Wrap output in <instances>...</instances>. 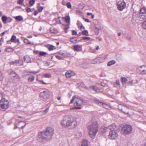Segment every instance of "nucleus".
Wrapping results in <instances>:
<instances>
[{"label": "nucleus", "mask_w": 146, "mask_h": 146, "mask_svg": "<svg viewBox=\"0 0 146 146\" xmlns=\"http://www.w3.org/2000/svg\"><path fill=\"white\" fill-rule=\"evenodd\" d=\"M44 76L46 78H49L51 76V74H50L46 73L44 74Z\"/></svg>", "instance_id": "40"}, {"label": "nucleus", "mask_w": 146, "mask_h": 146, "mask_svg": "<svg viewBox=\"0 0 146 146\" xmlns=\"http://www.w3.org/2000/svg\"><path fill=\"white\" fill-rule=\"evenodd\" d=\"M115 83L116 85L120 86V84L119 82V80H117L115 81Z\"/></svg>", "instance_id": "50"}, {"label": "nucleus", "mask_w": 146, "mask_h": 146, "mask_svg": "<svg viewBox=\"0 0 146 146\" xmlns=\"http://www.w3.org/2000/svg\"><path fill=\"white\" fill-rule=\"evenodd\" d=\"M136 71L141 74H146V64L139 66L137 68Z\"/></svg>", "instance_id": "9"}, {"label": "nucleus", "mask_w": 146, "mask_h": 146, "mask_svg": "<svg viewBox=\"0 0 146 146\" xmlns=\"http://www.w3.org/2000/svg\"><path fill=\"white\" fill-rule=\"evenodd\" d=\"M55 57L57 59L59 60H62V57L56 55L55 56Z\"/></svg>", "instance_id": "48"}, {"label": "nucleus", "mask_w": 146, "mask_h": 146, "mask_svg": "<svg viewBox=\"0 0 146 146\" xmlns=\"http://www.w3.org/2000/svg\"><path fill=\"white\" fill-rule=\"evenodd\" d=\"M43 8L42 7H40L38 8V11L39 12H41Z\"/></svg>", "instance_id": "49"}, {"label": "nucleus", "mask_w": 146, "mask_h": 146, "mask_svg": "<svg viewBox=\"0 0 146 146\" xmlns=\"http://www.w3.org/2000/svg\"><path fill=\"white\" fill-rule=\"evenodd\" d=\"M121 80L123 85L125 84L127 81V79L125 77L121 78Z\"/></svg>", "instance_id": "23"}, {"label": "nucleus", "mask_w": 146, "mask_h": 146, "mask_svg": "<svg viewBox=\"0 0 146 146\" xmlns=\"http://www.w3.org/2000/svg\"><path fill=\"white\" fill-rule=\"evenodd\" d=\"M35 77L34 76H32L31 77H29L28 78V81L29 82H33L34 80Z\"/></svg>", "instance_id": "28"}, {"label": "nucleus", "mask_w": 146, "mask_h": 146, "mask_svg": "<svg viewBox=\"0 0 146 146\" xmlns=\"http://www.w3.org/2000/svg\"><path fill=\"white\" fill-rule=\"evenodd\" d=\"M3 77L2 73L1 72H0V81H1L3 79Z\"/></svg>", "instance_id": "44"}, {"label": "nucleus", "mask_w": 146, "mask_h": 146, "mask_svg": "<svg viewBox=\"0 0 146 146\" xmlns=\"http://www.w3.org/2000/svg\"><path fill=\"white\" fill-rule=\"evenodd\" d=\"M122 106L121 104H119L118 106V109L119 110H121L123 113L125 114H127L128 113V112L124 111L122 110Z\"/></svg>", "instance_id": "27"}, {"label": "nucleus", "mask_w": 146, "mask_h": 146, "mask_svg": "<svg viewBox=\"0 0 146 146\" xmlns=\"http://www.w3.org/2000/svg\"><path fill=\"white\" fill-rule=\"evenodd\" d=\"M96 103L98 104L99 106H102L103 107V105H104V104H103V103L100 102L98 101H96Z\"/></svg>", "instance_id": "39"}, {"label": "nucleus", "mask_w": 146, "mask_h": 146, "mask_svg": "<svg viewBox=\"0 0 146 146\" xmlns=\"http://www.w3.org/2000/svg\"><path fill=\"white\" fill-rule=\"evenodd\" d=\"M9 107V102L5 98H2L0 101V109L2 111H5Z\"/></svg>", "instance_id": "6"}, {"label": "nucleus", "mask_w": 146, "mask_h": 146, "mask_svg": "<svg viewBox=\"0 0 146 146\" xmlns=\"http://www.w3.org/2000/svg\"><path fill=\"white\" fill-rule=\"evenodd\" d=\"M13 64L16 65H23V61L22 60H17L13 62Z\"/></svg>", "instance_id": "16"}, {"label": "nucleus", "mask_w": 146, "mask_h": 146, "mask_svg": "<svg viewBox=\"0 0 146 146\" xmlns=\"http://www.w3.org/2000/svg\"><path fill=\"white\" fill-rule=\"evenodd\" d=\"M65 19L66 23H70V19L69 16H67L65 18Z\"/></svg>", "instance_id": "29"}, {"label": "nucleus", "mask_w": 146, "mask_h": 146, "mask_svg": "<svg viewBox=\"0 0 146 146\" xmlns=\"http://www.w3.org/2000/svg\"><path fill=\"white\" fill-rule=\"evenodd\" d=\"M80 29L81 30H84L85 29L84 27L82 24H81V25L80 26Z\"/></svg>", "instance_id": "52"}, {"label": "nucleus", "mask_w": 146, "mask_h": 146, "mask_svg": "<svg viewBox=\"0 0 146 146\" xmlns=\"http://www.w3.org/2000/svg\"><path fill=\"white\" fill-rule=\"evenodd\" d=\"M81 108V107H75L72 108H70V110H73V109H80Z\"/></svg>", "instance_id": "42"}, {"label": "nucleus", "mask_w": 146, "mask_h": 146, "mask_svg": "<svg viewBox=\"0 0 146 146\" xmlns=\"http://www.w3.org/2000/svg\"><path fill=\"white\" fill-rule=\"evenodd\" d=\"M54 129L50 127L47 128L46 131L39 133L38 140L40 142L45 143L50 140L54 134Z\"/></svg>", "instance_id": "1"}, {"label": "nucleus", "mask_w": 146, "mask_h": 146, "mask_svg": "<svg viewBox=\"0 0 146 146\" xmlns=\"http://www.w3.org/2000/svg\"><path fill=\"white\" fill-rule=\"evenodd\" d=\"M84 101V100L80 96L75 95L72 97L70 103L72 104L74 102L75 106H80L83 105Z\"/></svg>", "instance_id": "5"}, {"label": "nucleus", "mask_w": 146, "mask_h": 146, "mask_svg": "<svg viewBox=\"0 0 146 146\" xmlns=\"http://www.w3.org/2000/svg\"><path fill=\"white\" fill-rule=\"evenodd\" d=\"M90 90L96 92H99L100 91V90L95 86H90Z\"/></svg>", "instance_id": "18"}, {"label": "nucleus", "mask_w": 146, "mask_h": 146, "mask_svg": "<svg viewBox=\"0 0 146 146\" xmlns=\"http://www.w3.org/2000/svg\"><path fill=\"white\" fill-rule=\"evenodd\" d=\"M24 42L25 43L28 44H33V43L30 42L29 40L27 39H25L24 40Z\"/></svg>", "instance_id": "30"}, {"label": "nucleus", "mask_w": 146, "mask_h": 146, "mask_svg": "<svg viewBox=\"0 0 146 146\" xmlns=\"http://www.w3.org/2000/svg\"><path fill=\"white\" fill-rule=\"evenodd\" d=\"M90 62L92 64H95L97 62V60L96 59H95L93 60H91Z\"/></svg>", "instance_id": "43"}, {"label": "nucleus", "mask_w": 146, "mask_h": 146, "mask_svg": "<svg viewBox=\"0 0 146 146\" xmlns=\"http://www.w3.org/2000/svg\"><path fill=\"white\" fill-rule=\"evenodd\" d=\"M84 19L85 21L86 22H88V23L90 22V21L88 19Z\"/></svg>", "instance_id": "55"}, {"label": "nucleus", "mask_w": 146, "mask_h": 146, "mask_svg": "<svg viewBox=\"0 0 146 146\" xmlns=\"http://www.w3.org/2000/svg\"><path fill=\"white\" fill-rule=\"evenodd\" d=\"M92 13H87V15L88 16L92 15Z\"/></svg>", "instance_id": "60"}, {"label": "nucleus", "mask_w": 146, "mask_h": 146, "mask_svg": "<svg viewBox=\"0 0 146 146\" xmlns=\"http://www.w3.org/2000/svg\"><path fill=\"white\" fill-rule=\"evenodd\" d=\"M55 48L54 46H53L52 45H51L48 48V50L50 51L52 50Z\"/></svg>", "instance_id": "36"}, {"label": "nucleus", "mask_w": 146, "mask_h": 146, "mask_svg": "<svg viewBox=\"0 0 146 146\" xmlns=\"http://www.w3.org/2000/svg\"><path fill=\"white\" fill-rule=\"evenodd\" d=\"M126 7V3L123 0H120L117 3V7L118 10L122 11Z\"/></svg>", "instance_id": "8"}, {"label": "nucleus", "mask_w": 146, "mask_h": 146, "mask_svg": "<svg viewBox=\"0 0 146 146\" xmlns=\"http://www.w3.org/2000/svg\"><path fill=\"white\" fill-rule=\"evenodd\" d=\"M140 17L142 19H146V13H139Z\"/></svg>", "instance_id": "26"}, {"label": "nucleus", "mask_w": 146, "mask_h": 146, "mask_svg": "<svg viewBox=\"0 0 146 146\" xmlns=\"http://www.w3.org/2000/svg\"><path fill=\"white\" fill-rule=\"evenodd\" d=\"M62 3L63 5H65V1L64 0H63L62 2Z\"/></svg>", "instance_id": "62"}, {"label": "nucleus", "mask_w": 146, "mask_h": 146, "mask_svg": "<svg viewBox=\"0 0 146 146\" xmlns=\"http://www.w3.org/2000/svg\"><path fill=\"white\" fill-rule=\"evenodd\" d=\"M48 109H49V108L48 107L44 111V112L46 113L48 111Z\"/></svg>", "instance_id": "57"}, {"label": "nucleus", "mask_w": 146, "mask_h": 146, "mask_svg": "<svg viewBox=\"0 0 146 146\" xmlns=\"http://www.w3.org/2000/svg\"><path fill=\"white\" fill-rule=\"evenodd\" d=\"M116 63V61L115 60H112L109 61L108 63V66H111L112 65Z\"/></svg>", "instance_id": "24"}, {"label": "nucleus", "mask_w": 146, "mask_h": 146, "mask_svg": "<svg viewBox=\"0 0 146 146\" xmlns=\"http://www.w3.org/2000/svg\"><path fill=\"white\" fill-rule=\"evenodd\" d=\"M73 48L75 51H81L82 50V45L80 44H77L74 45Z\"/></svg>", "instance_id": "14"}, {"label": "nucleus", "mask_w": 146, "mask_h": 146, "mask_svg": "<svg viewBox=\"0 0 146 146\" xmlns=\"http://www.w3.org/2000/svg\"><path fill=\"white\" fill-rule=\"evenodd\" d=\"M139 13H146V8L143 7L141 8Z\"/></svg>", "instance_id": "25"}, {"label": "nucleus", "mask_w": 146, "mask_h": 146, "mask_svg": "<svg viewBox=\"0 0 146 146\" xmlns=\"http://www.w3.org/2000/svg\"><path fill=\"white\" fill-rule=\"evenodd\" d=\"M23 2L24 0H18L17 1V3L19 5H24Z\"/></svg>", "instance_id": "33"}, {"label": "nucleus", "mask_w": 146, "mask_h": 146, "mask_svg": "<svg viewBox=\"0 0 146 146\" xmlns=\"http://www.w3.org/2000/svg\"><path fill=\"white\" fill-rule=\"evenodd\" d=\"M26 124V122L23 121H19V122L15 124V126L14 129H15L17 128H18L19 129H23L25 127Z\"/></svg>", "instance_id": "10"}, {"label": "nucleus", "mask_w": 146, "mask_h": 146, "mask_svg": "<svg viewBox=\"0 0 146 146\" xmlns=\"http://www.w3.org/2000/svg\"><path fill=\"white\" fill-rule=\"evenodd\" d=\"M70 41L73 43H76L77 41V39L76 38H74L70 39Z\"/></svg>", "instance_id": "34"}, {"label": "nucleus", "mask_w": 146, "mask_h": 146, "mask_svg": "<svg viewBox=\"0 0 146 146\" xmlns=\"http://www.w3.org/2000/svg\"><path fill=\"white\" fill-rule=\"evenodd\" d=\"M35 3V0H32L30 1L29 2V4L32 6Z\"/></svg>", "instance_id": "41"}, {"label": "nucleus", "mask_w": 146, "mask_h": 146, "mask_svg": "<svg viewBox=\"0 0 146 146\" xmlns=\"http://www.w3.org/2000/svg\"><path fill=\"white\" fill-rule=\"evenodd\" d=\"M142 27L144 29H146V20L143 23Z\"/></svg>", "instance_id": "35"}, {"label": "nucleus", "mask_w": 146, "mask_h": 146, "mask_svg": "<svg viewBox=\"0 0 146 146\" xmlns=\"http://www.w3.org/2000/svg\"><path fill=\"white\" fill-rule=\"evenodd\" d=\"M109 107V106L108 105L106 104H104L102 107L104 108L107 109H108Z\"/></svg>", "instance_id": "47"}, {"label": "nucleus", "mask_w": 146, "mask_h": 146, "mask_svg": "<svg viewBox=\"0 0 146 146\" xmlns=\"http://www.w3.org/2000/svg\"><path fill=\"white\" fill-rule=\"evenodd\" d=\"M75 136L76 138H80L82 135V132L79 131H76L75 133Z\"/></svg>", "instance_id": "17"}, {"label": "nucleus", "mask_w": 146, "mask_h": 146, "mask_svg": "<svg viewBox=\"0 0 146 146\" xmlns=\"http://www.w3.org/2000/svg\"><path fill=\"white\" fill-rule=\"evenodd\" d=\"M81 146H88L87 141L85 139L83 140Z\"/></svg>", "instance_id": "22"}, {"label": "nucleus", "mask_w": 146, "mask_h": 146, "mask_svg": "<svg viewBox=\"0 0 146 146\" xmlns=\"http://www.w3.org/2000/svg\"><path fill=\"white\" fill-rule=\"evenodd\" d=\"M2 19L4 23H5L7 19V17L6 16H3L2 18Z\"/></svg>", "instance_id": "32"}, {"label": "nucleus", "mask_w": 146, "mask_h": 146, "mask_svg": "<svg viewBox=\"0 0 146 146\" xmlns=\"http://www.w3.org/2000/svg\"><path fill=\"white\" fill-rule=\"evenodd\" d=\"M129 84L130 85H133V82H130L129 83Z\"/></svg>", "instance_id": "61"}, {"label": "nucleus", "mask_w": 146, "mask_h": 146, "mask_svg": "<svg viewBox=\"0 0 146 146\" xmlns=\"http://www.w3.org/2000/svg\"><path fill=\"white\" fill-rule=\"evenodd\" d=\"M4 34H5V32H4L2 33L1 34V36H3L4 35Z\"/></svg>", "instance_id": "63"}, {"label": "nucleus", "mask_w": 146, "mask_h": 146, "mask_svg": "<svg viewBox=\"0 0 146 146\" xmlns=\"http://www.w3.org/2000/svg\"><path fill=\"white\" fill-rule=\"evenodd\" d=\"M77 24L78 26V27H79L80 26V25H81V24H82L80 23L79 21H77Z\"/></svg>", "instance_id": "53"}, {"label": "nucleus", "mask_w": 146, "mask_h": 146, "mask_svg": "<svg viewBox=\"0 0 146 146\" xmlns=\"http://www.w3.org/2000/svg\"><path fill=\"white\" fill-rule=\"evenodd\" d=\"M101 131L103 133H105L108 131H109V126L108 127H104L101 129Z\"/></svg>", "instance_id": "21"}, {"label": "nucleus", "mask_w": 146, "mask_h": 146, "mask_svg": "<svg viewBox=\"0 0 146 146\" xmlns=\"http://www.w3.org/2000/svg\"><path fill=\"white\" fill-rule=\"evenodd\" d=\"M26 10L27 12H29L31 11V9L30 8H27Z\"/></svg>", "instance_id": "56"}, {"label": "nucleus", "mask_w": 146, "mask_h": 146, "mask_svg": "<svg viewBox=\"0 0 146 146\" xmlns=\"http://www.w3.org/2000/svg\"><path fill=\"white\" fill-rule=\"evenodd\" d=\"M10 41L13 42L14 43H17L18 44L20 43V41L19 38H16V37L15 35H13L11 39L10 40L8 41L9 42Z\"/></svg>", "instance_id": "12"}, {"label": "nucleus", "mask_w": 146, "mask_h": 146, "mask_svg": "<svg viewBox=\"0 0 146 146\" xmlns=\"http://www.w3.org/2000/svg\"><path fill=\"white\" fill-rule=\"evenodd\" d=\"M11 75L12 77H13L15 80H19L20 79L19 76L13 72H11Z\"/></svg>", "instance_id": "13"}, {"label": "nucleus", "mask_w": 146, "mask_h": 146, "mask_svg": "<svg viewBox=\"0 0 146 146\" xmlns=\"http://www.w3.org/2000/svg\"><path fill=\"white\" fill-rule=\"evenodd\" d=\"M77 34V32L75 31H72V35H76Z\"/></svg>", "instance_id": "54"}, {"label": "nucleus", "mask_w": 146, "mask_h": 146, "mask_svg": "<svg viewBox=\"0 0 146 146\" xmlns=\"http://www.w3.org/2000/svg\"><path fill=\"white\" fill-rule=\"evenodd\" d=\"M36 80L37 81H38V78H37L36 79ZM40 82H42V83L44 84H46V83L44 82L42 80H38Z\"/></svg>", "instance_id": "58"}, {"label": "nucleus", "mask_w": 146, "mask_h": 146, "mask_svg": "<svg viewBox=\"0 0 146 146\" xmlns=\"http://www.w3.org/2000/svg\"><path fill=\"white\" fill-rule=\"evenodd\" d=\"M131 126L127 125H123L122 127L121 131L124 135L130 134L132 131Z\"/></svg>", "instance_id": "7"}, {"label": "nucleus", "mask_w": 146, "mask_h": 146, "mask_svg": "<svg viewBox=\"0 0 146 146\" xmlns=\"http://www.w3.org/2000/svg\"><path fill=\"white\" fill-rule=\"evenodd\" d=\"M15 19L17 21H21L23 20V17L21 15H19L15 17Z\"/></svg>", "instance_id": "20"}, {"label": "nucleus", "mask_w": 146, "mask_h": 146, "mask_svg": "<svg viewBox=\"0 0 146 146\" xmlns=\"http://www.w3.org/2000/svg\"><path fill=\"white\" fill-rule=\"evenodd\" d=\"M88 133L90 137H94L98 131V125L97 121L93 122L88 127Z\"/></svg>", "instance_id": "4"}, {"label": "nucleus", "mask_w": 146, "mask_h": 146, "mask_svg": "<svg viewBox=\"0 0 146 146\" xmlns=\"http://www.w3.org/2000/svg\"><path fill=\"white\" fill-rule=\"evenodd\" d=\"M47 54V53L45 52H39V54L40 56H45Z\"/></svg>", "instance_id": "37"}, {"label": "nucleus", "mask_w": 146, "mask_h": 146, "mask_svg": "<svg viewBox=\"0 0 146 146\" xmlns=\"http://www.w3.org/2000/svg\"><path fill=\"white\" fill-rule=\"evenodd\" d=\"M61 146H69L68 144V143H64Z\"/></svg>", "instance_id": "59"}, {"label": "nucleus", "mask_w": 146, "mask_h": 146, "mask_svg": "<svg viewBox=\"0 0 146 146\" xmlns=\"http://www.w3.org/2000/svg\"><path fill=\"white\" fill-rule=\"evenodd\" d=\"M24 61L27 63H29L31 62V58L28 56H24Z\"/></svg>", "instance_id": "19"}, {"label": "nucleus", "mask_w": 146, "mask_h": 146, "mask_svg": "<svg viewBox=\"0 0 146 146\" xmlns=\"http://www.w3.org/2000/svg\"><path fill=\"white\" fill-rule=\"evenodd\" d=\"M82 38L84 40H89L90 39V37H83Z\"/></svg>", "instance_id": "51"}, {"label": "nucleus", "mask_w": 146, "mask_h": 146, "mask_svg": "<svg viewBox=\"0 0 146 146\" xmlns=\"http://www.w3.org/2000/svg\"><path fill=\"white\" fill-rule=\"evenodd\" d=\"M40 96L43 98L44 100H46L49 96V92L48 90H46L40 92L39 94Z\"/></svg>", "instance_id": "11"}, {"label": "nucleus", "mask_w": 146, "mask_h": 146, "mask_svg": "<svg viewBox=\"0 0 146 146\" xmlns=\"http://www.w3.org/2000/svg\"><path fill=\"white\" fill-rule=\"evenodd\" d=\"M13 50V49L12 48H8L5 49V50L8 52H11Z\"/></svg>", "instance_id": "31"}, {"label": "nucleus", "mask_w": 146, "mask_h": 146, "mask_svg": "<svg viewBox=\"0 0 146 146\" xmlns=\"http://www.w3.org/2000/svg\"><path fill=\"white\" fill-rule=\"evenodd\" d=\"M66 6L69 9L71 8V5L70 2H68L66 3Z\"/></svg>", "instance_id": "38"}, {"label": "nucleus", "mask_w": 146, "mask_h": 146, "mask_svg": "<svg viewBox=\"0 0 146 146\" xmlns=\"http://www.w3.org/2000/svg\"><path fill=\"white\" fill-rule=\"evenodd\" d=\"M109 137L111 139H116L118 135V131L115 123H113L109 126Z\"/></svg>", "instance_id": "3"}, {"label": "nucleus", "mask_w": 146, "mask_h": 146, "mask_svg": "<svg viewBox=\"0 0 146 146\" xmlns=\"http://www.w3.org/2000/svg\"><path fill=\"white\" fill-rule=\"evenodd\" d=\"M88 33V31L87 30H84L82 31V34L84 35H86Z\"/></svg>", "instance_id": "45"}, {"label": "nucleus", "mask_w": 146, "mask_h": 146, "mask_svg": "<svg viewBox=\"0 0 146 146\" xmlns=\"http://www.w3.org/2000/svg\"><path fill=\"white\" fill-rule=\"evenodd\" d=\"M60 125L64 127H70L74 128L77 125L76 120L73 118L66 116L64 117L60 121Z\"/></svg>", "instance_id": "2"}, {"label": "nucleus", "mask_w": 146, "mask_h": 146, "mask_svg": "<svg viewBox=\"0 0 146 146\" xmlns=\"http://www.w3.org/2000/svg\"><path fill=\"white\" fill-rule=\"evenodd\" d=\"M121 35V33H117V35L119 36H120Z\"/></svg>", "instance_id": "64"}, {"label": "nucleus", "mask_w": 146, "mask_h": 146, "mask_svg": "<svg viewBox=\"0 0 146 146\" xmlns=\"http://www.w3.org/2000/svg\"><path fill=\"white\" fill-rule=\"evenodd\" d=\"M40 72L39 70H38V71L36 72L33 71V72H29L30 73L33 74H36Z\"/></svg>", "instance_id": "46"}, {"label": "nucleus", "mask_w": 146, "mask_h": 146, "mask_svg": "<svg viewBox=\"0 0 146 146\" xmlns=\"http://www.w3.org/2000/svg\"><path fill=\"white\" fill-rule=\"evenodd\" d=\"M75 74V73L73 72L70 70L67 71L65 74L67 78H69L74 76Z\"/></svg>", "instance_id": "15"}]
</instances>
